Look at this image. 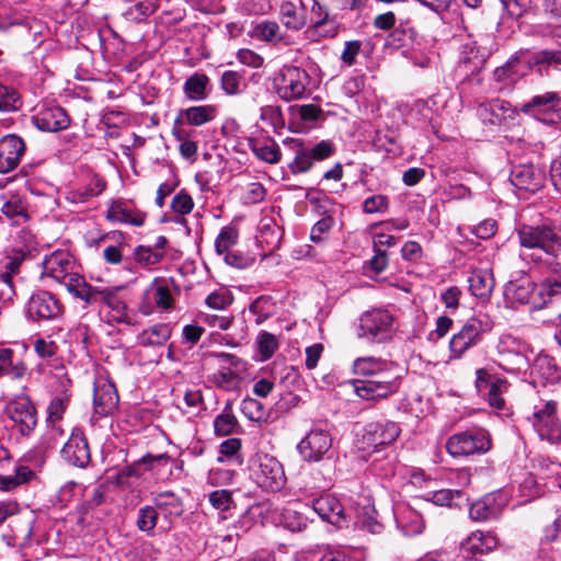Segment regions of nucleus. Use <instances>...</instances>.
<instances>
[{
    "label": "nucleus",
    "instance_id": "c85d7f7f",
    "mask_svg": "<svg viewBox=\"0 0 561 561\" xmlns=\"http://www.w3.org/2000/svg\"><path fill=\"white\" fill-rule=\"evenodd\" d=\"M311 507L307 504L295 503L283 510L282 522L291 531H301L307 528L310 518Z\"/></svg>",
    "mask_w": 561,
    "mask_h": 561
},
{
    "label": "nucleus",
    "instance_id": "052dcab7",
    "mask_svg": "<svg viewBox=\"0 0 561 561\" xmlns=\"http://www.w3.org/2000/svg\"><path fill=\"white\" fill-rule=\"evenodd\" d=\"M233 301V296L227 288H219L213 293H210L206 299L205 304L216 310H224L229 307Z\"/></svg>",
    "mask_w": 561,
    "mask_h": 561
},
{
    "label": "nucleus",
    "instance_id": "680f3d73",
    "mask_svg": "<svg viewBox=\"0 0 561 561\" xmlns=\"http://www.w3.org/2000/svg\"><path fill=\"white\" fill-rule=\"evenodd\" d=\"M19 101L20 96L14 88L0 83V112L16 111Z\"/></svg>",
    "mask_w": 561,
    "mask_h": 561
},
{
    "label": "nucleus",
    "instance_id": "6ab92c4d",
    "mask_svg": "<svg viewBox=\"0 0 561 561\" xmlns=\"http://www.w3.org/2000/svg\"><path fill=\"white\" fill-rule=\"evenodd\" d=\"M62 458L70 465L84 468L91 460L90 448L83 432L75 428L61 449Z\"/></svg>",
    "mask_w": 561,
    "mask_h": 561
},
{
    "label": "nucleus",
    "instance_id": "1a4fd4ad",
    "mask_svg": "<svg viewBox=\"0 0 561 561\" xmlns=\"http://www.w3.org/2000/svg\"><path fill=\"white\" fill-rule=\"evenodd\" d=\"M293 144L295 157L288 164L293 174L308 172L316 162L330 158L335 151L333 142L329 140H321L313 146H305L299 140H293Z\"/></svg>",
    "mask_w": 561,
    "mask_h": 561
},
{
    "label": "nucleus",
    "instance_id": "b1692460",
    "mask_svg": "<svg viewBox=\"0 0 561 561\" xmlns=\"http://www.w3.org/2000/svg\"><path fill=\"white\" fill-rule=\"evenodd\" d=\"M311 512L332 525L342 526L345 522L344 507L341 502L332 494H325L312 502Z\"/></svg>",
    "mask_w": 561,
    "mask_h": 561
},
{
    "label": "nucleus",
    "instance_id": "5701e85b",
    "mask_svg": "<svg viewBox=\"0 0 561 561\" xmlns=\"http://www.w3.org/2000/svg\"><path fill=\"white\" fill-rule=\"evenodd\" d=\"M510 180L516 188L534 193L542 187L545 175L533 164H522L512 170Z\"/></svg>",
    "mask_w": 561,
    "mask_h": 561
},
{
    "label": "nucleus",
    "instance_id": "e2e57ef3",
    "mask_svg": "<svg viewBox=\"0 0 561 561\" xmlns=\"http://www.w3.org/2000/svg\"><path fill=\"white\" fill-rule=\"evenodd\" d=\"M507 382L506 380L496 378L490 383V388L488 391V401L491 407L496 409H502L505 404V401L502 397V393L506 391Z\"/></svg>",
    "mask_w": 561,
    "mask_h": 561
},
{
    "label": "nucleus",
    "instance_id": "5fc2aeb1",
    "mask_svg": "<svg viewBox=\"0 0 561 561\" xmlns=\"http://www.w3.org/2000/svg\"><path fill=\"white\" fill-rule=\"evenodd\" d=\"M273 307L274 305L270 297L260 296L250 305L249 310L256 317V324H261L272 316Z\"/></svg>",
    "mask_w": 561,
    "mask_h": 561
},
{
    "label": "nucleus",
    "instance_id": "7c9ffc66",
    "mask_svg": "<svg viewBox=\"0 0 561 561\" xmlns=\"http://www.w3.org/2000/svg\"><path fill=\"white\" fill-rule=\"evenodd\" d=\"M146 296L160 309L168 310L173 307L174 299L164 278H154L146 289Z\"/></svg>",
    "mask_w": 561,
    "mask_h": 561
},
{
    "label": "nucleus",
    "instance_id": "473e14b6",
    "mask_svg": "<svg viewBox=\"0 0 561 561\" xmlns=\"http://www.w3.org/2000/svg\"><path fill=\"white\" fill-rule=\"evenodd\" d=\"M471 293L479 298H489L494 289V277L490 270H474L469 279Z\"/></svg>",
    "mask_w": 561,
    "mask_h": 561
},
{
    "label": "nucleus",
    "instance_id": "bb28decb",
    "mask_svg": "<svg viewBox=\"0 0 561 561\" xmlns=\"http://www.w3.org/2000/svg\"><path fill=\"white\" fill-rule=\"evenodd\" d=\"M1 213L12 221V224L20 225L27 219L26 203L22 195L14 192H7L0 196Z\"/></svg>",
    "mask_w": 561,
    "mask_h": 561
},
{
    "label": "nucleus",
    "instance_id": "393cba45",
    "mask_svg": "<svg viewBox=\"0 0 561 561\" xmlns=\"http://www.w3.org/2000/svg\"><path fill=\"white\" fill-rule=\"evenodd\" d=\"M548 271L551 275L545 277L538 286L536 285L537 300L534 302V309L543 308L553 298L561 295V261L559 271L552 268H548Z\"/></svg>",
    "mask_w": 561,
    "mask_h": 561
},
{
    "label": "nucleus",
    "instance_id": "3c124183",
    "mask_svg": "<svg viewBox=\"0 0 561 561\" xmlns=\"http://www.w3.org/2000/svg\"><path fill=\"white\" fill-rule=\"evenodd\" d=\"M208 501L210 505L220 513H226L234 507L232 492L229 490H216L209 493Z\"/></svg>",
    "mask_w": 561,
    "mask_h": 561
},
{
    "label": "nucleus",
    "instance_id": "72a5a7b5",
    "mask_svg": "<svg viewBox=\"0 0 561 561\" xmlns=\"http://www.w3.org/2000/svg\"><path fill=\"white\" fill-rule=\"evenodd\" d=\"M500 513L501 508L492 495L476 501L469 508V516L474 522H486L497 518Z\"/></svg>",
    "mask_w": 561,
    "mask_h": 561
},
{
    "label": "nucleus",
    "instance_id": "0eeeda50",
    "mask_svg": "<svg viewBox=\"0 0 561 561\" xmlns=\"http://www.w3.org/2000/svg\"><path fill=\"white\" fill-rule=\"evenodd\" d=\"M393 317L386 309H371L358 319L356 335L373 343H382L390 339Z\"/></svg>",
    "mask_w": 561,
    "mask_h": 561
},
{
    "label": "nucleus",
    "instance_id": "6e6d98bb",
    "mask_svg": "<svg viewBox=\"0 0 561 561\" xmlns=\"http://www.w3.org/2000/svg\"><path fill=\"white\" fill-rule=\"evenodd\" d=\"M261 360L270 359L278 348L276 336L270 332L262 331L256 339Z\"/></svg>",
    "mask_w": 561,
    "mask_h": 561
},
{
    "label": "nucleus",
    "instance_id": "69168bd1",
    "mask_svg": "<svg viewBox=\"0 0 561 561\" xmlns=\"http://www.w3.org/2000/svg\"><path fill=\"white\" fill-rule=\"evenodd\" d=\"M375 513V508L370 505L369 500H367V504L363 506V512L358 515V518L365 529L373 534H378L382 526L376 520Z\"/></svg>",
    "mask_w": 561,
    "mask_h": 561
},
{
    "label": "nucleus",
    "instance_id": "9b49d317",
    "mask_svg": "<svg viewBox=\"0 0 561 561\" xmlns=\"http://www.w3.org/2000/svg\"><path fill=\"white\" fill-rule=\"evenodd\" d=\"M25 314L34 322L55 321L64 314V305L54 294L37 290L30 296Z\"/></svg>",
    "mask_w": 561,
    "mask_h": 561
},
{
    "label": "nucleus",
    "instance_id": "e433bc0d",
    "mask_svg": "<svg viewBox=\"0 0 561 561\" xmlns=\"http://www.w3.org/2000/svg\"><path fill=\"white\" fill-rule=\"evenodd\" d=\"M239 428L238 419L232 412L231 404L228 402L221 413L214 420V433L216 436L224 437L238 433Z\"/></svg>",
    "mask_w": 561,
    "mask_h": 561
},
{
    "label": "nucleus",
    "instance_id": "0e129e2a",
    "mask_svg": "<svg viewBox=\"0 0 561 561\" xmlns=\"http://www.w3.org/2000/svg\"><path fill=\"white\" fill-rule=\"evenodd\" d=\"M213 382L225 390H233L238 383V375L229 368H222L213 375Z\"/></svg>",
    "mask_w": 561,
    "mask_h": 561
},
{
    "label": "nucleus",
    "instance_id": "423d86ee",
    "mask_svg": "<svg viewBox=\"0 0 561 561\" xmlns=\"http://www.w3.org/2000/svg\"><path fill=\"white\" fill-rule=\"evenodd\" d=\"M492 329L493 321L488 314L479 313L469 318L449 342L451 358L462 357L469 348L482 340L483 334Z\"/></svg>",
    "mask_w": 561,
    "mask_h": 561
},
{
    "label": "nucleus",
    "instance_id": "4d7b16f0",
    "mask_svg": "<svg viewBox=\"0 0 561 561\" xmlns=\"http://www.w3.org/2000/svg\"><path fill=\"white\" fill-rule=\"evenodd\" d=\"M264 518V507L262 504L255 503L251 505L239 518L238 526L243 530H250L256 523Z\"/></svg>",
    "mask_w": 561,
    "mask_h": 561
},
{
    "label": "nucleus",
    "instance_id": "9d476101",
    "mask_svg": "<svg viewBox=\"0 0 561 561\" xmlns=\"http://www.w3.org/2000/svg\"><path fill=\"white\" fill-rule=\"evenodd\" d=\"M309 75L306 70L295 66L280 69L275 78V88L278 96L285 101L299 100L307 95Z\"/></svg>",
    "mask_w": 561,
    "mask_h": 561
},
{
    "label": "nucleus",
    "instance_id": "a18cd8bd",
    "mask_svg": "<svg viewBox=\"0 0 561 561\" xmlns=\"http://www.w3.org/2000/svg\"><path fill=\"white\" fill-rule=\"evenodd\" d=\"M238 239L239 231L236 227H222L215 240V250L217 254L224 255L225 253L231 251L232 247L237 243Z\"/></svg>",
    "mask_w": 561,
    "mask_h": 561
},
{
    "label": "nucleus",
    "instance_id": "79ce46f5",
    "mask_svg": "<svg viewBox=\"0 0 561 561\" xmlns=\"http://www.w3.org/2000/svg\"><path fill=\"white\" fill-rule=\"evenodd\" d=\"M534 369L547 382L554 383L561 379V369L548 355L539 356L535 362Z\"/></svg>",
    "mask_w": 561,
    "mask_h": 561
},
{
    "label": "nucleus",
    "instance_id": "2eb2a0df",
    "mask_svg": "<svg viewBox=\"0 0 561 561\" xmlns=\"http://www.w3.org/2000/svg\"><path fill=\"white\" fill-rule=\"evenodd\" d=\"M400 428L397 423L388 420L369 422L362 434L363 450H378L379 447L392 444L399 436Z\"/></svg>",
    "mask_w": 561,
    "mask_h": 561
},
{
    "label": "nucleus",
    "instance_id": "603ef678",
    "mask_svg": "<svg viewBox=\"0 0 561 561\" xmlns=\"http://www.w3.org/2000/svg\"><path fill=\"white\" fill-rule=\"evenodd\" d=\"M104 188L105 182L101 178L94 175L87 186L80 187L72 193L73 201L84 203L90 197L100 195Z\"/></svg>",
    "mask_w": 561,
    "mask_h": 561
},
{
    "label": "nucleus",
    "instance_id": "f8f14e48",
    "mask_svg": "<svg viewBox=\"0 0 561 561\" xmlns=\"http://www.w3.org/2000/svg\"><path fill=\"white\" fill-rule=\"evenodd\" d=\"M117 289L110 287H93L90 284L84 289L79 299L89 305L98 302L105 304L111 309L112 320L117 323H130L127 306L117 295Z\"/></svg>",
    "mask_w": 561,
    "mask_h": 561
},
{
    "label": "nucleus",
    "instance_id": "dca6fc26",
    "mask_svg": "<svg viewBox=\"0 0 561 561\" xmlns=\"http://www.w3.org/2000/svg\"><path fill=\"white\" fill-rule=\"evenodd\" d=\"M7 414L23 436H28L37 425V411L28 397L21 396L10 401Z\"/></svg>",
    "mask_w": 561,
    "mask_h": 561
},
{
    "label": "nucleus",
    "instance_id": "c756f323",
    "mask_svg": "<svg viewBox=\"0 0 561 561\" xmlns=\"http://www.w3.org/2000/svg\"><path fill=\"white\" fill-rule=\"evenodd\" d=\"M499 540L491 531L471 533L462 543V549L470 553H489L496 549Z\"/></svg>",
    "mask_w": 561,
    "mask_h": 561
},
{
    "label": "nucleus",
    "instance_id": "a211bd4d",
    "mask_svg": "<svg viewBox=\"0 0 561 561\" xmlns=\"http://www.w3.org/2000/svg\"><path fill=\"white\" fill-rule=\"evenodd\" d=\"M34 125L43 131L57 133L69 127L70 118L59 105H44L33 115Z\"/></svg>",
    "mask_w": 561,
    "mask_h": 561
},
{
    "label": "nucleus",
    "instance_id": "4be33fe9",
    "mask_svg": "<svg viewBox=\"0 0 561 561\" xmlns=\"http://www.w3.org/2000/svg\"><path fill=\"white\" fill-rule=\"evenodd\" d=\"M24 259L25 253L22 250H12L4 256L2 261L4 271L0 273V283L4 286V288L0 290L1 301L5 302L13 299L15 293L12 283V275L19 272Z\"/></svg>",
    "mask_w": 561,
    "mask_h": 561
},
{
    "label": "nucleus",
    "instance_id": "a878e982",
    "mask_svg": "<svg viewBox=\"0 0 561 561\" xmlns=\"http://www.w3.org/2000/svg\"><path fill=\"white\" fill-rule=\"evenodd\" d=\"M505 296L512 305H530L534 309L537 300L536 285L528 278L510 282Z\"/></svg>",
    "mask_w": 561,
    "mask_h": 561
},
{
    "label": "nucleus",
    "instance_id": "13d9d810",
    "mask_svg": "<svg viewBox=\"0 0 561 561\" xmlns=\"http://www.w3.org/2000/svg\"><path fill=\"white\" fill-rule=\"evenodd\" d=\"M280 238V228L275 222L264 224L260 228L259 241L265 243L271 250L278 248Z\"/></svg>",
    "mask_w": 561,
    "mask_h": 561
},
{
    "label": "nucleus",
    "instance_id": "a19ab883",
    "mask_svg": "<svg viewBox=\"0 0 561 561\" xmlns=\"http://www.w3.org/2000/svg\"><path fill=\"white\" fill-rule=\"evenodd\" d=\"M157 4L152 0H137L134 4L126 8L123 16L130 22H141L154 13Z\"/></svg>",
    "mask_w": 561,
    "mask_h": 561
},
{
    "label": "nucleus",
    "instance_id": "f704fd0d",
    "mask_svg": "<svg viewBox=\"0 0 561 561\" xmlns=\"http://www.w3.org/2000/svg\"><path fill=\"white\" fill-rule=\"evenodd\" d=\"M209 82L208 76L195 72L184 82L183 92L191 101H203L208 96Z\"/></svg>",
    "mask_w": 561,
    "mask_h": 561
},
{
    "label": "nucleus",
    "instance_id": "cd10ccee",
    "mask_svg": "<svg viewBox=\"0 0 561 561\" xmlns=\"http://www.w3.org/2000/svg\"><path fill=\"white\" fill-rule=\"evenodd\" d=\"M283 24L293 31H300L307 24L306 9L301 0H287L279 9Z\"/></svg>",
    "mask_w": 561,
    "mask_h": 561
},
{
    "label": "nucleus",
    "instance_id": "58836bf2",
    "mask_svg": "<svg viewBox=\"0 0 561 561\" xmlns=\"http://www.w3.org/2000/svg\"><path fill=\"white\" fill-rule=\"evenodd\" d=\"M170 336L171 328L165 323H158L144 330L138 339L144 346H159L164 344Z\"/></svg>",
    "mask_w": 561,
    "mask_h": 561
},
{
    "label": "nucleus",
    "instance_id": "7ed1b4c3",
    "mask_svg": "<svg viewBox=\"0 0 561 561\" xmlns=\"http://www.w3.org/2000/svg\"><path fill=\"white\" fill-rule=\"evenodd\" d=\"M561 64V51L557 50H542L535 54L531 58L526 56H518L511 58L502 67H497L493 72L495 82V90L497 92H510L513 87L526 75L531 65Z\"/></svg>",
    "mask_w": 561,
    "mask_h": 561
},
{
    "label": "nucleus",
    "instance_id": "20e7f679",
    "mask_svg": "<svg viewBox=\"0 0 561 561\" xmlns=\"http://www.w3.org/2000/svg\"><path fill=\"white\" fill-rule=\"evenodd\" d=\"M76 268V262L66 251H55L43 261V275L64 284L79 299L89 284Z\"/></svg>",
    "mask_w": 561,
    "mask_h": 561
},
{
    "label": "nucleus",
    "instance_id": "f3484780",
    "mask_svg": "<svg viewBox=\"0 0 561 561\" xmlns=\"http://www.w3.org/2000/svg\"><path fill=\"white\" fill-rule=\"evenodd\" d=\"M332 447L331 435L323 430H311L298 444L297 449L307 461H320Z\"/></svg>",
    "mask_w": 561,
    "mask_h": 561
},
{
    "label": "nucleus",
    "instance_id": "49530a36",
    "mask_svg": "<svg viewBox=\"0 0 561 561\" xmlns=\"http://www.w3.org/2000/svg\"><path fill=\"white\" fill-rule=\"evenodd\" d=\"M157 553L154 546L151 542L144 541L138 546L130 547L121 552L119 561H147Z\"/></svg>",
    "mask_w": 561,
    "mask_h": 561
},
{
    "label": "nucleus",
    "instance_id": "37998d69",
    "mask_svg": "<svg viewBox=\"0 0 561 561\" xmlns=\"http://www.w3.org/2000/svg\"><path fill=\"white\" fill-rule=\"evenodd\" d=\"M183 115L190 125L202 126L215 118L216 107L214 105L191 106L183 112Z\"/></svg>",
    "mask_w": 561,
    "mask_h": 561
},
{
    "label": "nucleus",
    "instance_id": "6e6552de",
    "mask_svg": "<svg viewBox=\"0 0 561 561\" xmlns=\"http://www.w3.org/2000/svg\"><path fill=\"white\" fill-rule=\"evenodd\" d=\"M557 411L558 402L549 400L535 407L533 415L528 417L539 438L551 445H561V421Z\"/></svg>",
    "mask_w": 561,
    "mask_h": 561
},
{
    "label": "nucleus",
    "instance_id": "aec40b11",
    "mask_svg": "<svg viewBox=\"0 0 561 561\" xmlns=\"http://www.w3.org/2000/svg\"><path fill=\"white\" fill-rule=\"evenodd\" d=\"M25 152V144L16 135H7L0 139V173L14 170Z\"/></svg>",
    "mask_w": 561,
    "mask_h": 561
},
{
    "label": "nucleus",
    "instance_id": "338daca9",
    "mask_svg": "<svg viewBox=\"0 0 561 561\" xmlns=\"http://www.w3.org/2000/svg\"><path fill=\"white\" fill-rule=\"evenodd\" d=\"M256 35L266 42H279L282 36L279 35V25L274 21H265L256 25Z\"/></svg>",
    "mask_w": 561,
    "mask_h": 561
},
{
    "label": "nucleus",
    "instance_id": "09e8293b",
    "mask_svg": "<svg viewBox=\"0 0 561 561\" xmlns=\"http://www.w3.org/2000/svg\"><path fill=\"white\" fill-rule=\"evenodd\" d=\"M171 208L175 214H179L181 216L188 215L193 208H194V201L192 196L184 190H181L178 192L171 202ZM176 224H184L186 222V219L184 217H181L179 219H175Z\"/></svg>",
    "mask_w": 561,
    "mask_h": 561
},
{
    "label": "nucleus",
    "instance_id": "bf43d9fd",
    "mask_svg": "<svg viewBox=\"0 0 561 561\" xmlns=\"http://www.w3.org/2000/svg\"><path fill=\"white\" fill-rule=\"evenodd\" d=\"M518 492L525 502L531 501L541 494V488L534 474L527 473L519 482Z\"/></svg>",
    "mask_w": 561,
    "mask_h": 561
},
{
    "label": "nucleus",
    "instance_id": "39448f33",
    "mask_svg": "<svg viewBox=\"0 0 561 561\" xmlns=\"http://www.w3.org/2000/svg\"><path fill=\"white\" fill-rule=\"evenodd\" d=\"M250 472L253 481L262 489L277 492L286 484L283 465L267 453L257 451L250 460Z\"/></svg>",
    "mask_w": 561,
    "mask_h": 561
},
{
    "label": "nucleus",
    "instance_id": "412c9836",
    "mask_svg": "<svg viewBox=\"0 0 561 561\" xmlns=\"http://www.w3.org/2000/svg\"><path fill=\"white\" fill-rule=\"evenodd\" d=\"M93 402L96 414L110 415L118 404V394L114 383L104 378L98 379L94 383Z\"/></svg>",
    "mask_w": 561,
    "mask_h": 561
},
{
    "label": "nucleus",
    "instance_id": "4468645a",
    "mask_svg": "<svg viewBox=\"0 0 561 561\" xmlns=\"http://www.w3.org/2000/svg\"><path fill=\"white\" fill-rule=\"evenodd\" d=\"M490 438L486 432L467 431L450 436L447 440V451L453 457H465L477 453H484L490 448Z\"/></svg>",
    "mask_w": 561,
    "mask_h": 561
},
{
    "label": "nucleus",
    "instance_id": "4c0bfd02",
    "mask_svg": "<svg viewBox=\"0 0 561 561\" xmlns=\"http://www.w3.org/2000/svg\"><path fill=\"white\" fill-rule=\"evenodd\" d=\"M71 393L62 383L60 392L55 394L47 407V423H59L70 404Z\"/></svg>",
    "mask_w": 561,
    "mask_h": 561
},
{
    "label": "nucleus",
    "instance_id": "c03bdc74",
    "mask_svg": "<svg viewBox=\"0 0 561 561\" xmlns=\"http://www.w3.org/2000/svg\"><path fill=\"white\" fill-rule=\"evenodd\" d=\"M134 260L142 267H149L160 263L164 259V251L152 250L149 245H138L134 250Z\"/></svg>",
    "mask_w": 561,
    "mask_h": 561
},
{
    "label": "nucleus",
    "instance_id": "f03ea898",
    "mask_svg": "<svg viewBox=\"0 0 561 561\" xmlns=\"http://www.w3.org/2000/svg\"><path fill=\"white\" fill-rule=\"evenodd\" d=\"M519 244L523 248L538 250L530 254V260L547 268L559 271L561 261V233L558 229L541 225H524L517 230Z\"/></svg>",
    "mask_w": 561,
    "mask_h": 561
},
{
    "label": "nucleus",
    "instance_id": "de8ad7c7",
    "mask_svg": "<svg viewBox=\"0 0 561 561\" xmlns=\"http://www.w3.org/2000/svg\"><path fill=\"white\" fill-rule=\"evenodd\" d=\"M158 522L156 507L146 505L138 510L136 525L137 528L148 535H152Z\"/></svg>",
    "mask_w": 561,
    "mask_h": 561
},
{
    "label": "nucleus",
    "instance_id": "ea45409f",
    "mask_svg": "<svg viewBox=\"0 0 561 561\" xmlns=\"http://www.w3.org/2000/svg\"><path fill=\"white\" fill-rule=\"evenodd\" d=\"M157 508L164 512L165 515L180 516L182 514V503L180 499L171 491L159 492L152 499Z\"/></svg>",
    "mask_w": 561,
    "mask_h": 561
},
{
    "label": "nucleus",
    "instance_id": "ddd939ff",
    "mask_svg": "<svg viewBox=\"0 0 561 561\" xmlns=\"http://www.w3.org/2000/svg\"><path fill=\"white\" fill-rule=\"evenodd\" d=\"M561 107V96L554 91L534 95L519 106V112L545 124H553Z\"/></svg>",
    "mask_w": 561,
    "mask_h": 561
},
{
    "label": "nucleus",
    "instance_id": "8fccbe9b",
    "mask_svg": "<svg viewBox=\"0 0 561 561\" xmlns=\"http://www.w3.org/2000/svg\"><path fill=\"white\" fill-rule=\"evenodd\" d=\"M252 151L262 161L267 163H277L280 159V150L275 142H255Z\"/></svg>",
    "mask_w": 561,
    "mask_h": 561
},
{
    "label": "nucleus",
    "instance_id": "864d4df0",
    "mask_svg": "<svg viewBox=\"0 0 561 561\" xmlns=\"http://www.w3.org/2000/svg\"><path fill=\"white\" fill-rule=\"evenodd\" d=\"M221 88L229 95H236L242 92L245 83L242 75L237 71L227 70L221 75Z\"/></svg>",
    "mask_w": 561,
    "mask_h": 561
},
{
    "label": "nucleus",
    "instance_id": "f257e3e1",
    "mask_svg": "<svg viewBox=\"0 0 561 561\" xmlns=\"http://www.w3.org/2000/svg\"><path fill=\"white\" fill-rule=\"evenodd\" d=\"M353 371L366 379L354 381L356 394L363 400H380L396 393L400 387L397 365L376 357H358Z\"/></svg>",
    "mask_w": 561,
    "mask_h": 561
},
{
    "label": "nucleus",
    "instance_id": "c9c22d12",
    "mask_svg": "<svg viewBox=\"0 0 561 561\" xmlns=\"http://www.w3.org/2000/svg\"><path fill=\"white\" fill-rule=\"evenodd\" d=\"M510 112L512 114L520 113L519 107H513L510 102L500 99H494L480 105V115L484 119H489L493 125L501 121V114L504 115Z\"/></svg>",
    "mask_w": 561,
    "mask_h": 561
},
{
    "label": "nucleus",
    "instance_id": "2f4dec72",
    "mask_svg": "<svg viewBox=\"0 0 561 561\" xmlns=\"http://www.w3.org/2000/svg\"><path fill=\"white\" fill-rule=\"evenodd\" d=\"M106 218L114 222L141 226L145 221V215L128 207L124 202H114L107 210Z\"/></svg>",
    "mask_w": 561,
    "mask_h": 561
},
{
    "label": "nucleus",
    "instance_id": "774afa93",
    "mask_svg": "<svg viewBox=\"0 0 561 561\" xmlns=\"http://www.w3.org/2000/svg\"><path fill=\"white\" fill-rule=\"evenodd\" d=\"M333 226L334 219L331 216H325L318 220L311 229V241L314 243H320L324 241L325 234H328V232L332 229Z\"/></svg>",
    "mask_w": 561,
    "mask_h": 561
}]
</instances>
